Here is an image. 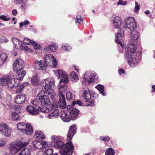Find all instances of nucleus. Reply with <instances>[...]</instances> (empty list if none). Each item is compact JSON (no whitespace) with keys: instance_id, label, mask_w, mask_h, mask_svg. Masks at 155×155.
Returning a JSON list of instances; mask_svg holds the SVG:
<instances>
[{"instance_id":"obj_31","label":"nucleus","mask_w":155,"mask_h":155,"mask_svg":"<svg viewBox=\"0 0 155 155\" xmlns=\"http://www.w3.org/2000/svg\"><path fill=\"white\" fill-rule=\"evenodd\" d=\"M27 125L23 122L19 123L17 124V127L19 130L23 132V131H25V127Z\"/></svg>"},{"instance_id":"obj_64","label":"nucleus","mask_w":155,"mask_h":155,"mask_svg":"<svg viewBox=\"0 0 155 155\" xmlns=\"http://www.w3.org/2000/svg\"><path fill=\"white\" fill-rule=\"evenodd\" d=\"M152 89L153 90V91H152V92H153V91L155 92V85H153L152 86Z\"/></svg>"},{"instance_id":"obj_42","label":"nucleus","mask_w":155,"mask_h":155,"mask_svg":"<svg viewBox=\"0 0 155 155\" xmlns=\"http://www.w3.org/2000/svg\"><path fill=\"white\" fill-rule=\"evenodd\" d=\"M77 104L79 106H82L83 105V103L81 101L77 100L76 101H73L72 104L74 105L75 104Z\"/></svg>"},{"instance_id":"obj_59","label":"nucleus","mask_w":155,"mask_h":155,"mask_svg":"<svg viewBox=\"0 0 155 155\" xmlns=\"http://www.w3.org/2000/svg\"><path fill=\"white\" fill-rule=\"evenodd\" d=\"M118 73L121 74L124 73L125 71L123 69L119 70L118 71Z\"/></svg>"},{"instance_id":"obj_35","label":"nucleus","mask_w":155,"mask_h":155,"mask_svg":"<svg viewBox=\"0 0 155 155\" xmlns=\"http://www.w3.org/2000/svg\"><path fill=\"white\" fill-rule=\"evenodd\" d=\"M16 48L20 50L27 51L28 49V47L26 45H23L20 43L18 44V46L16 47Z\"/></svg>"},{"instance_id":"obj_26","label":"nucleus","mask_w":155,"mask_h":155,"mask_svg":"<svg viewBox=\"0 0 155 155\" xmlns=\"http://www.w3.org/2000/svg\"><path fill=\"white\" fill-rule=\"evenodd\" d=\"M7 59V57L6 54L2 53L0 55V65H2L6 61Z\"/></svg>"},{"instance_id":"obj_21","label":"nucleus","mask_w":155,"mask_h":155,"mask_svg":"<svg viewBox=\"0 0 155 155\" xmlns=\"http://www.w3.org/2000/svg\"><path fill=\"white\" fill-rule=\"evenodd\" d=\"M26 110L32 115H35L38 113V110L31 105H29L26 108Z\"/></svg>"},{"instance_id":"obj_47","label":"nucleus","mask_w":155,"mask_h":155,"mask_svg":"<svg viewBox=\"0 0 155 155\" xmlns=\"http://www.w3.org/2000/svg\"><path fill=\"white\" fill-rule=\"evenodd\" d=\"M17 87V90H16V93H18L21 92L23 88L22 87L21 85H18L17 84L15 86Z\"/></svg>"},{"instance_id":"obj_63","label":"nucleus","mask_w":155,"mask_h":155,"mask_svg":"<svg viewBox=\"0 0 155 155\" xmlns=\"http://www.w3.org/2000/svg\"><path fill=\"white\" fill-rule=\"evenodd\" d=\"M145 13L147 15L150 14V12L148 10H147L145 12Z\"/></svg>"},{"instance_id":"obj_33","label":"nucleus","mask_w":155,"mask_h":155,"mask_svg":"<svg viewBox=\"0 0 155 155\" xmlns=\"http://www.w3.org/2000/svg\"><path fill=\"white\" fill-rule=\"evenodd\" d=\"M54 57L53 56V55L49 54L47 55H45L44 56V58L45 59V63H48L50 62L52 60V59Z\"/></svg>"},{"instance_id":"obj_50","label":"nucleus","mask_w":155,"mask_h":155,"mask_svg":"<svg viewBox=\"0 0 155 155\" xmlns=\"http://www.w3.org/2000/svg\"><path fill=\"white\" fill-rule=\"evenodd\" d=\"M52 63L54 66V67H55L57 64L58 62L54 57L51 60Z\"/></svg>"},{"instance_id":"obj_44","label":"nucleus","mask_w":155,"mask_h":155,"mask_svg":"<svg viewBox=\"0 0 155 155\" xmlns=\"http://www.w3.org/2000/svg\"><path fill=\"white\" fill-rule=\"evenodd\" d=\"M83 19L81 16L76 17L75 21L76 23L81 24L83 22Z\"/></svg>"},{"instance_id":"obj_49","label":"nucleus","mask_w":155,"mask_h":155,"mask_svg":"<svg viewBox=\"0 0 155 155\" xmlns=\"http://www.w3.org/2000/svg\"><path fill=\"white\" fill-rule=\"evenodd\" d=\"M0 19L3 20L5 21H7L10 20V18H8L7 16L2 15L0 16Z\"/></svg>"},{"instance_id":"obj_12","label":"nucleus","mask_w":155,"mask_h":155,"mask_svg":"<svg viewBox=\"0 0 155 155\" xmlns=\"http://www.w3.org/2000/svg\"><path fill=\"white\" fill-rule=\"evenodd\" d=\"M25 65L23 60L20 58L17 59L13 64L14 70L15 72L16 70L23 69Z\"/></svg>"},{"instance_id":"obj_45","label":"nucleus","mask_w":155,"mask_h":155,"mask_svg":"<svg viewBox=\"0 0 155 155\" xmlns=\"http://www.w3.org/2000/svg\"><path fill=\"white\" fill-rule=\"evenodd\" d=\"M88 103H87L86 104V105L87 106H94L95 105V102L94 100H91V99L88 102Z\"/></svg>"},{"instance_id":"obj_3","label":"nucleus","mask_w":155,"mask_h":155,"mask_svg":"<svg viewBox=\"0 0 155 155\" xmlns=\"http://www.w3.org/2000/svg\"><path fill=\"white\" fill-rule=\"evenodd\" d=\"M61 138L60 136H52L51 138V145L57 149H60V152L61 155H71L74 149L72 143L69 141L64 145L61 141Z\"/></svg>"},{"instance_id":"obj_13","label":"nucleus","mask_w":155,"mask_h":155,"mask_svg":"<svg viewBox=\"0 0 155 155\" xmlns=\"http://www.w3.org/2000/svg\"><path fill=\"white\" fill-rule=\"evenodd\" d=\"M82 98L83 101L85 102H88L91 97L90 91L87 87H85L84 89Z\"/></svg>"},{"instance_id":"obj_4","label":"nucleus","mask_w":155,"mask_h":155,"mask_svg":"<svg viewBox=\"0 0 155 155\" xmlns=\"http://www.w3.org/2000/svg\"><path fill=\"white\" fill-rule=\"evenodd\" d=\"M54 73L58 78H61L59 82L60 85L58 86L59 90L63 91L66 90L68 81V75L66 73L61 70H59L58 71H56Z\"/></svg>"},{"instance_id":"obj_1","label":"nucleus","mask_w":155,"mask_h":155,"mask_svg":"<svg viewBox=\"0 0 155 155\" xmlns=\"http://www.w3.org/2000/svg\"><path fill=\"white\" fill-rule=\"evenodd\" d=\"M131 31L130 35L131 43L127 45L125 51V57L129 64L134 67L139 63L141 57V53L140 52H136L135 46L136 43L139 37V34L134 30Z\"/></svg>"},{"instance_id":"obj_6","label":"nucleus","mask_w":155,"mask_h":155,"mask_svg":"<svg viewBox=\"0 0 155 155\" xmlns=\"http://www.w3.org/2000/svg\"><path fill=\"white\" fill-rule=\"evenodd\" d=\"M124 28H128L130 31L135 30L137 28V23L134 19L132 17L126 18L122 24Z\"/></svg>"},{"instance_id":"obj_18","label":"nucleus","mask_w":155,"mask_h":155,"mask_svg":"<svg viewBox=\"0 0 155 155\" xmlns=\"http://www.w3.org/2000/svg\"><path fill=\"white\" fill-rule=\"evenodd\" d=\"M14 76L13 74H11L9 75V80L8 81L7 85L8 87L11 88L15 86L17 83H15L17 79H15L14 78Z\"/></svg>"},{"instance_id":"obj_43","label":"nucleus","mask_w":155,"mask_h":155,"mask_svg":"<svg viewBox=\"0 0 155 155\" xmlns=\"http://www.w3.org/2000/svg\"><path fill=\"white\" fill-rule=\"evenodd\" d=\"M53 151L51 148H48L46 149L45 152L46 155H51L53 153Z\"/></svg>"},{"instance_id":"obj_29","label":"nucleus","mask_w":155,"mask_h":155,"mask_svg":"<svg viewBox=\"0 0 155 155\" xmlns=\"http://www.w3.org/2000/svg\"><path fill=\"white\" fill-rule=\"evenodd\" d=\"M37 97V99H34L33 101L31 102L32 104L36 107L39 106L40 104H41V97H39L38 94Z\"/></svg>"},{"instance_id":"obj_23","label":"nucleus","mask_w":155,"mask_h":155,"mask_svg":"<svg viewBox=\"0 0 155 155\" xmlns=\"http://www.w3.org/2000/svg\"><path fill=\"white\" fill-rule=\"evenodd\" d=\"M66 97L68 101H73L75 98V92L74 91L68 92L66 94Z\"/></svg>"},{"instance_id":"obj_54","label":"nucleus","mask_w":155,"mask_h":155,"mask_svg":"<svg viewBox=\"0 0 155 155\" xmlns=\"http://www.w3.org/2000/svg\"><path fill=\"white\" fill-rule=\"evenodd\" d=\"M6 141L3 139L0 138V144H2V146L0 147H2L6 143Z\"/></svg>"},{"instance_id":"obj_34","label":"nucleus","mask_w":155,"mask_h":155,"mask_svg":"<svg viewBox=\"0 0 155 155\" xmlns=\"http://www.w3.org/2000/svg\"><path fill=\"white\" fill-rule=\"evenodd\" d=\"M35 136L38 138L44 139L45 138V136L43 133L41 131H36L35 134Z\"/></svg>"},{"instance_id":"obj_40","label":"nucleus","mask_w":155,"mask_h":155,"mask_svg":"<svg viewBox=\"0 0 155 155\" xmlns=\"http://www.w3.org/2000/svg\"><path fill=\"white\" fill-rule=\"evenodd\" d=\"M23 41L24 43L28 45L31 44L33 43H34V41L33 40L25 38H24L23 39Z\"/></svg>"},{"instance_id":"obj_46","label":"nucleus","mask_w":155,"mask_h":155,"mask_svg":"<svg viewBox=\"0 0 155 155\" xmlns=\"http://www.w3.org/2000/svg\"><path fill=\"white\" fill-rule=\"evenodd\" d=\"M135 8H134V12L136 13L137 12H138L140 8V5H139L136 2V1L135 2Z\"/></svg>"},{"instance_id":"obj_5","label":"nucleus","mask_w":155,"mask_h":155,"mask_svg":"<svg viewBox=\"0 0 155 155\" xmlns=\"http://www.w3.org/2000/svg\"><path fill=\"white\" fill-rule=\"evenodd\" d=\"M28 144V142L22 140H19L16 143H11L9 147L10 152L12 155H14Z\"/></svg>"},{"instance_id":"obj_51","label":"nucleus","mask_w":155,"mask_h":155,"mask_svg":"<svg viewBox=\"0 0 155 155\" xmlns=\"http://www.w3.org/2000/svg\"><path fill=\"white\" fill-rule=\"evenodd\" d=\"M101 140L102 139V140L104 141H108L110 139V137L109 136H107L104 138L102 137H100Z\"/></svg>"},{"instance_id":"obj_53","label":"nucleus","mask_w":155,"mask_h":155,"mask_svg":"<svg viewBox=\"0 0 155 155\" xmlns=\"http://www.w3.org/2000/svg\"><path fill=\"white\" fill-rule=\"evenodd\" d=\"M37 110H38V112L39 111H41L42 112H48L49 110H48V109L46 110H44V109L41 107H40L39 106L38 107V109Z\"/></svg>"},{"instance_id":"obj_27","label":"nucleus","mask_w":155,"mask_h":155,"mask_svg":"<svg viewBox=\"0 0 155 155\" xmlns=\"http://www.w3.org/2000/svg\"><path fill=\"white\" fill-rule=\"evenodd\" d=\"M57 47L56 45H52L45 47L44 49L48 52H50L51 51H55Z\"/></svg>"},{"instance_id":"obj_10","label":"nucleus","mask_w":155,"mask_h":155,"mask_svg":"<svg viewBox=\"0 0 155 155\" xmlns=\"http://www.w3.org/2000/svg\"><path fill=\"white\" fill-rule=\"evenodd\" d=\"M62 91L59 90V103L58 105L57 104V105L61 109H64L66 107V104L64 96L63 95Z\"/></svg>"},{"instance_id":"obj_20","label":"nucleus","mask_w":155,"mask_h":155,"mask_svg":"<svg viewBox=\"0 0 155 155\" xmlns=\"http://www.w3.org/2000/svg\"><path fill=\"white\" fill-rule=\"evenodd\" d=\"M68 112L67 111H62L60 117L64 121L68 122L70 121L71 118Z\"/></svg>"},{"instance_id":"obj_39","label":"nucleus","mask_w":155,"mask_h":155,"mask_svg":"<svg viewBox=\"0 0 155 155\" xmlns=\"http://www.w3.org/2000/svg\"><path fill=\"white\" fill-rule=\"evenodd\" d=\"M22 155H30V153L28 149L25 148L20 152Z\"/></svg>"},{"instance_id":"obj_8","label":"nucleus","mask_w":155,"mask_h":155,"mask_svg":"<svg viewBox=\"0 0 155 155\" xmlns=\"http://www.w3.org/2000/svg\"><path fill=\"white\" fill-rule=\"evenodd\" d=\"M0 132L3 135L9 137L11 135V130L10 128L7 127L6 124L1 123L0 124Z\"/></svg>"},{"instance_id":"obj_32","label":"nucleus","mask_w":155,"mask_h":155,"mask_svg":"<svg viewBox=\"0 0 155 155\" xmlns=\"http://www.w3.org/2000/svg\"><path fill=\"white\" fill-rule=\"evenodd\" d=\"M39 79L38 77V75L36 74L32 76L31 79V83L32 84L34 85H37L38 83Z\"/></svg>"},{"instance_id":"obj_22","label":"nucleus","mask_w":155,"mask_h":155,"mask_svg":"<svg viewBox=\"0 0 155 155\" xmlns=\"http://www.w3.org/2000/svg\"><path fill=\"white\" fill-rule=\"evenodd\" d=\"M114 27L117 28H120L122 23L121 19L118 16L115 17L113 20Z\"/></svg>"},{"instance_id":"obj_55","label":"nucleus","mask_w":155,"mask_h":155,"mask_svg":"<svg viewBox=\"0 0 155 155\" xmlns=\"http://www.w3.org/2000/svg\"><path fill=\"white\" fill-rule=\"evenodd\" d=\"M7 39H5L4 37H1L0 38V43L6 42L8 41Z\"/></svg>"},{"instance_id":"obj_2","label":"nucleus","mask_w":155,"mask_h":155,"mask_svg":"<svg viewBox=\"0 0 155 155\" xmlns=\"http://www.w3.org/2000/svg\"><path fill=\"white\" fill-rule=\"evenodd\" d=\"M42 83L45 91H40L38 93V96L41 97V105L48 109V107L50 106L51 104L49 97L54 102L57 97V95L54 92L53 89L54 83L49 79L43 80Z\"/></svg>"},{"instance_id":"obj_36","label":"nucleus","mask_w":155,"mask_h":155,"mask_svg":"<svg viewBox=\"0 0 155 155\" xmlns=\"http://www.w3.org/2000/svg\"><path fill=\"white\" fill-rule=\"evenodd\" d=\"M70 77L71 78V80L72 81H74V80L78 79V76L76 74L75 72L73 71L70 74Z\"/></svg>"},{"instance_id":"obj_38","label":"nucleus","mask_w":155,"mask_h":155,"mask_svg":"<svg viewBox=\"0 0 155 155\" xmlns=\"http://www.w3.org/2000/svg\"><path fill=\"white\" fill-rule=\"evenodd\" d=\"M105 155H114V151L111 148H108L106 151Z\"/></svg>"},{"instance_id":"obj_7","label":"nucleus","mask_w":155,"mask_h":155,"mask_svg":"<svg viewBox=\"0 0 155 155\" xmlns=\"http://www.w3.org/2000/svg\"><path fill=\"white\" fill-rule=\"evenodd\" d=\"M83 80L82 81V83L86 85H88L90 82H92L94 80V78H97V74L96 73L90 72L86 71L84 75Z\"/></svg>"},{"instance_id":"obj_11","label":"nucleus","mask_w":155,"mask_h":155,"mask_svg":"<svg viewBox=\"0 0 155 155\" xmlns=\"http://www.w3.org/2000/svg\"><path fill=\"white\" fill-rule=\"evenodd\" d=\"M48 66L47 64L42 61H38L35 62L34 67L36 69L38 70H45Z\"/></svg>"},{"instance_id":"obj_15","label":"nucleus","mask_w":155,"mask_h":155,"mask_svg":"<svg viewBox=\"0 0 155 155\" xmlns=\"http://www.w3.org/2000/svg\"><path fill=\"white\" fill-rule=\"evenodd\" d=\"M124 36V31L123 29H120L117 33L116 35L115 41L119 45H122L121 42L120 40L121 39V38Z\"/></svg>"},{"instance_id":"obj_9","label":"nucleus","mask_w":155,"mask_h":155,"mask_svg":"<svg viewBox=\"0 0 155 155\" xmlns=\"http://www.w3.org/2000/svg\"><path fill=\"white\" fill-rule=\"evenodd\" d=\"M52 106L49 108H48V110H52V112L49 116V117L51 118H54L58 116L59 111L57 110L58 105L57 103L54 102V103H52Z\"/></svg>"},{"instance_id":"obj_56","label":"nucleus","mask_w":155,"mask_h":155,"mask_svg":"<svg viewBox=\"0 0 155 155\" xmlns=\"http://www.w3.org/2000/svg\"><path fill=\"white\" fill-rule=\"evenodd\" d=\"M24 0H15L14 3L16 4H20L22 3Z\"/></svg>"},{"instance_id":"obj_28","label":"nucleus","mask_w":155,"mask_h":155,"mask_svg":"<svg viewBox=\"0 0 155 155\" xmlns=\"http://www.w3.org/2000/svg\"><path fill=\"white\" fill-rule=\"evenodd\" d=\"M95 87L100 91V94L103 96H105L106 94L104 92L105 91L104 87L101 84H98Z\"/></svg>"},{"instance_id":"obj_52","label":"nucleus","mask_w":155,"mask_h":155,"mask_svg":"<svg viewBox=\"0 0 155 155\" xmlns=\"http://www.w3.org/2000/svg\"><path fill=\"white\" fill-rule=\"evenodd\" d=\"M127 2L125 1L124 2L122 0H120L118 2L117 5H125L127 4Z\"/></svg>"},{"instance_id":"obj_60","label":"nucleus","mask_w":155,"mask_h":155,"mask_svg":"<svg viewBox=\"0 0 155 155\" xmlns=\"http://www.w3.org/2000/svg\"><path fill=\"white\" fill-rule=\"evenodd\" d=\"M37 155H46L45 152H39Z\"/></svg>"},{"instance_id":"obj_57","label":"nucleus","mask_w":155,"mask_h":155,"mask_svg":"<svg viewBox=\"0 0 155 155\" xmlns=\"http://www.w3.org/2000/svg\"><path fill=\"white\" fill-rule=\"evenodd\" d=\"M28 85V82H26L22 83L20 85L23 88L25 87H26Z\"/></svg>"},{"instance_id":"obj_24","label":"nucleus","mask_w":155,"mask_h":155,"mask_svg":"<svg viewBox=\"0 0 155 155\" xmlns=\"http://www.w3.org/2000/svg\"><path fill=\"white\" fill-rule=\"evenodd\" d=\"M16 71L18 74V79L20 81L22 80L23 77L25 75L26 71L23 70V69L16 70L15 71Z\"/></svg>"},{"instance_id":"obj_61","label":"nucleus","mask_w":155,"mask_h":155,"mask_svg":"<svg viewBox=\"0 0 155 155\" xmlns=\"http://www.w3.org/2000/svg\"><path fill=\"white\" fill-rule=\"evenodd\" d=\"M65 51H68V49L66 47V46H63L61 47Z\"/></svg>"},{"instance_id":"obj_16","label":"nucleus","mask_w":155,"mask_h":155,"mask_svg":"<svg viewBox=\"0 0 155 155\" xmlns=\"http://www.w3.org/2000/svg\"><path fill=\"white\" fill-rule=\"evenodd\" d=\"M32 144L34 147L39 149H42L44 147H46L47 143L45 141L38 140H35L32 142Z\"/></svg>"},{"instance_id":"obj_17","label":"nucleus","mask_w":155,"mask_h":155,"mask_svg":"<svg viewBox=\"0 0 155 155\" xmlns=\"http://www.w3.org/2000/svg\"><path fill=\"white\" fill-rule=\"evenodd\" d=\"M68 112L70 116L71 119L74 120L78 116L79 111L77 109L72 108L68 110Z\"/></svg>"},{"instance_id":"obj_37","label":"nucleus","mask_w":155,"mask_h":155,"mask_svg":"<svg viewBox=\"0 0 155 155\" xmlns=\"http://www.w3.org/2000/svg\"><path fill=\"white\" fill-rule=\"evenodd\" d=\"M12 117L13 120H16L20 119V117L18 113L15 112L12 114Z\"/></svg>"},{"instance_id":"obj_58","label":"nucleus","mask_w":155,"mask_h":155,"mask_svg":"<svg viewBox=\"0 0 155 155\" xmlns=\"http://www.w3.org/2000/svg\"><path fill=\"white\" fill-rule=\"evenodd\" d=\"M12 13L14 16H15L17 14V11L15 9H13L12 11Z\"/></svg>"},{"instance_id":"obj_19","label":"nucleus","mask_w":155,"mask_h":155,"mask_svg":"<svg viewBox=\"0 0 155 155\" xmlns=\"http://www.w3.org/2000/svg\"><path fill=\"white\" fill-rule=\"evenodd\" d=\"M26 97L25 95H18L15 99V102L17 104H22L25 102Z\"/></svg>"},{"instance_id":"obj_14","label":"nucleus","mask_w":155,"mask_h":155,"mask_svg":"<svg viewBox=\"0 0 155 155\" xmlns=\"http://www.w3.org/2000/svg\"><path fill=\"white\" fill-rule=\"evenodd\" d=\"M76 132V125L74 124L71 126L69 130L68 135L67 138V140L70 141L71 140Z\"/></svg>"},{"instance_id":"obj_62","label":"nucleus","mask_w":155,"mask_h":155,"mask_svg":"<svg viewBox=\"0 0 155 155\" xmlns=\"http://www.w3.org/2000/svg\"><path fill=\"white\" fill-rule=\"evenodd\" d=\"M24 25H28L29 23V21L27 20L25 21L23 23Z\"/></svg>"},{"instance_id":"obj_41","label":"nucleus","mask_w":155,"mask_h":155,"mask_svg":"<svg viewBox=\"0 0 155 155\" xmlns=\"http://www.w3.org/2000/svg\"><path fill=\"white\" fill-rule=\"evenodd\" d=\"M12 41L15 48H16V47L18 46V44H20L19 42V41L16 38H12Z\"/></svg>"},{"instance_id":"obj_30","label":"nucleus","mask_w":155,"mask_h":155,"mask_svg":"<svg viewBox=\"0 0 155 155\" xmlns=\"http://www.w3.org/2000/svg\"><path fill=\"white\" fill-rule=\"evenodd\" d=\"M9 75L5 77H4L1 78L0 83L2 85L4 86L6 85L9 80Z\"/></svg>"},{"instance_id":"obj_48","label":"nucleus","mask_w":155,"mask_h":155,"mask_svg":"<svg viewBox=\"0 0 155 155\" xmlns=\"http://www.w3.org/2000/svg\"><path fill=\"white\" fill-rule=\"evenodd\" d=\"M34 43H32L35 49H38L40 48V45L35 42L34 41Z\"/></svg>"},{"instance_id":"obj_25","label":"nucleus","mask_w":155,"mask_h":155,"mask_svg":"<svg viewBox=\"0 0 155 155\" xmlns=\"http://www.w3.org/2000/svg\"><path fill=\"white\" fill-rule=\"evenodd\" d=\"M33 132V127L30 124H27V125H26L25 128V131H23V133L28 135L32 134Z\"/></svg>"}]
</instances>
